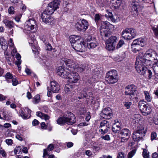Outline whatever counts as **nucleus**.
I'll use <instances>...</instances> for the list:
<instances>
[{
  "instance_id": "1",
  "label": "nucleus",
  "mask_w": 158,
  "mask_h": 158,
  "mask_svg": "<svg viewBox=\"0 0 158 158\" xmlns=\"http://www.w3.org/2000/svg\"><path fill=\"white\" fill-rule=\"evenodd\" d=\"M60 0H54L48 4L46 9L41 14V17L43 21L46 24L51 23L52 21L50 15L59 7Z\"/></svg>"
},
{
  "instance_id": "2",
  "label": "nucleus",
  "mask_w": 158,
  "mask_h": 158,
  "mask_svg": "<svg viewBox=\"0 0 158 158\" xmlns=\"http://www.w3.org/2000/svg\"><path fill=\"white\" fill-rule=\"evenodd\" d=\"M57 73L63 78L68 79L70 83H76L80 78L79 76L77 73L73 70L69 72L66 71L62 66H59L58 68Z\"/></svg>"
},
{
  "instance_id": "3",
  "label": "nucleus",
  "mask_w": 158,
  "mask_h": 158,
  "mask_svg": "<svg viewBox=\"0 0 158 158\" xmlns=\"http://www.w3.org/2000/svg\"><path fill=\"white\" fill-rule=\"evenodd\" d=\"M137 121V122L135 121L137 130L133 132L132 135L133 139L135 141L142 140L146 133V130H144V127L142 124L139 123L138 120Z\"/></svg>"
},
{
  "instance_id": "4",
  "label": "nucleus",
  "mask_w": 158,
  "mask_h": 158,
  "mask_svg": "<svg viewBox=\"0 0 158 158\" xmlns=\"http://www.w3.org/2000/svg\"><path fill=\"white\" fill-rule=\"evenodd\" d=\"M114 27L113 25L107 21L102 22L100 31L102 37L110 36L111 33L110 29Z\"/></svg>"
},
{
  "instance_id": "5",
  "label": "nucleus",
  "mask_w": 158,
  "mask_h": 158,
  "mask_svg": "<svg viewBox=\"0 0 158 158\" xmlns=\"http://www.w3.org/2000/svg\"><path fill=\"white\" fill-rule=\"evenodd\" d=\"M105 78L106 81L109 84L117 82L118 80V77L116 71L111 70L108 71L106 74Z\"/></svg>"
},
{
  "instance_id": "6",
  "label": "nucleus",
  "mask_w": 158,
  "mask_h": 158,
  "mask_svg": "<svg viewBox=\"0 0 158 158\" xmlns=\"http://www.w3.org/2000/svg\"><path fill=\"white\" fill-rule=\"evenodd\" d=\"M89 25L88 22L86 20L83 19H78L75 28L78 31H85L87 29Z\"/></svg>"
},
{
  "instance_id": "7",
  "label": "nucleus",
  "mask_w": 158,
  "mask_h": 158,
  "mask_svg": "<svg viewBox=\"0 0 158 158\" xmlns=\"http://www.w3.org/2000/svg\"><path fill=\"white\" fill-rule=\"evenodd\" d=\"M139 107L144 115H147L152 111L151 108L147 106V103L144 100L140 101L139 103Z\"/></svg>"
},
{
  "instance_id": "8",
  "label": "nucleus",
  "mask_w": 158,
  "mask_h": 158,
  "mask_svg": "<svg viewBox=\"0 0 158 158\" xmlns=\"http://www.w3.org/2000/svg\"><path fill=\"white\" fill-rule=\"evenodd\" d=\"M72 47L76 51L82 52L85 50V43L81 39L73 44Z\"/></svg>"
},
{
  "instance_id": "9",
  "label": "nucleus",
  "mask_w": 158,
  "mask_h": 158,
  "mask_svg": "<svg viewBox=\"0 0 158 158\" xmlns=\"http://www.w3.org/2000/svg\"><path fill=\"white\" fill-rule=\"evenodd\" d=\"M135 66L136 71L138 73L141 75H144L145 73V70H147V68L145 67L139 58L136 59L135 64Z\"/></svg>"
},
{
  "instance_id": "10",
  "label": "nucleus",
  "mask_w": 158,
  "mask_h": 158,
  "mask_svg": "<svg viewBox=\"0 0 158 158\" xmlns=\"http://www.w3.org/2000/svg\"><path fill=\"white\" fill-rule=\"evenodd\" d=\"M131 134V132L128 129L124 128L122 129L120 133L121 136V141L123 142H127L129 139Z\"/></svg>"
},
{
  "instance_id": "11",
  "label": "nucleus",
  "mask_w": 158,
  "mask_h": 158,
  "mask_svg": "<svg viewBox=\"0 0 158 158\" xmlns=\"http://www.w3.org/2000/svg\"><path fill=\"white\" fill-rule=\"evenodd\" d=\"M99 131L102 135L106 133L110 128L109 122L106 120H104L101 122L99 126Z\"/></svg>"
},
{
  "instance_id": "12",
  "label": "nucleus",
  "mask_w": 158,
  "mask_h": 158,
  "mask_svg": "<svg viewBox=\"0 0 158 158\" xmlns=\"http://www.w3.org/2000/svg\"><path fill=\"white\" fill-rule=\"evenodd\" d=\"M136 86L133 85H128L125 88V94L126 95H129L131 98L134 97L136 94Z\"/></svg>"
},
{
  "instance_id": "13",
  "label": "nucleus",
  "mask_w": 158,
  "mask_h": 158,
  "mask_svg": "<svg viewBox=\"0 0 158 158\" xmlns=\"http://www.w3.org/2000/svg\"><path fill=\"white\" fill-rule=\"evenodd\" d=\"M61 60L64 61L66 65V69L69 71L73 70L75 67V63L73 60L67 58H63Z\"/></svg>"
},
{
  "instance_id": "14",
  "label": "nucleus",
  "mask_w": 158,
  "mask_h": 158,
  "mask_svg": "<svg viewBox=\"0 0 158 158\" xmlns=\"http://www.w3.org/2000/svg\"><path fill=\"white\" fill-rule=\"evenodd\" d=\"M87 45L89 48H94L97 47L98 44L96 39L91 36H89L87 39Z\"/></svg>"
},
{
  "instance_id": "15",
  "label": "nucleus",
  "mask_w": 158,
  "mask_h": 158,
  "mask_svg": "<svg viewBox=\"0 0 158 158\" xmlns=\"http://www.w3.org/2000/svg\"><path fill=\"white\" fill-rule=\"evenodd\" d=\"M158 55L156 53L152 50H149L147 51L146 53L143 55V58L144 59H149L151 58V60H155L157 59Z\"/></svg>"
},
{
  "instance_id": "16",
  "label": "nucleus",
  "mask_w": 158,
  "mask_h": 158,
  "mask_svg": "<svg viewBox=\"0 0 158 158\" xmlns=\"http://www.w3.org/2000/svg\"><path fill=\"white\" fill-rule=\"evenodd\" d=\"M112 115L111 109L110 107L106 108L104 109L100 114V116L103 118L106 119H109Z\"/></svg>"
},
{
  "instance_id": "17",
  "label": "nucleus",
  "mask_w": 158,
  "mask_h": 158,
  "mask_svg": "<svg viewBox=\"0 0 158 158\" xmlns=\"http://www.w3.org/2000/svg\"><path fill=\"white\" fill-rule=\"evenodd\" d=\"M129 6L132 11L136 12L140 10L141 8L143 7V6L139 4V3L134 0H133L130 2Z\"/></svg>"
},
{
  "instance_id": "18",
  "label": "nucleus",
  "mask_w": 158,
  "mask_h": 158,
  "mask_svg": "<svg viewBox=\"0 0 158 158\" xmlns=\"http://www.w3.org/2000/svg\"><path fill=\"white\" fill-rule=\"evenodd\" d=\"M67 123L69 125H72L75 123L76 118L75 115L72 113L68 112L66 114Z\"/></svg>"
},
{
  "instance_id": "19",
  "label": "nucleus",
  "mask_w": 158,
  "mask_h": 158,
  "mask_svg": "<svg viewBox=\"0 0 158 158\" xmlns=\"http://www.w3.org/2000/svg\"><path fill=\"white\" fill-rule=\"evenodd\" d=\"M35 24V21L33 19H30L25 22L24 24L25 29L30 31L34 28V25Z\"/></svg>"
},
{
  "instance_id": "20",
  "label": "nucleus",
  "mask_w": 158,
  "mask_h": 158,
  "mask_svg": "<svg viewBox=\"0 0 158 158\" xmlns=\"http://www.w3.org/2000/svg\"><path fill=\"white\" fill-rule=\"evenodd\" d=\"M31 111L28 108H25L24 110H21L19 111L20 116L24 119L29 118L31 116Z\"/></svg>"
},
{
  "instance_id": "21",
  "label": "nucleus",
  "mask_w": 158,
  "mask_h": 158,
  "mask_svg": "<svg viewBox=\"0 0 158 158\" xmlns=\"http://www.w3.org/2000/svg\"><path fill=\"white\" fill-rule=\"evenodd\" d=\"M50 90L54 93L59 92L60 90L59 84L55 81L50 82Z\"/></svg>"
},
{
  "instance_id": "22",
  "label": "nucleus",
  "mask_w": 158,
  "mask_h": 158,
  "mask_svg": "<svg viewBox=\"0 0 158 158\" xmlns=\"http://www.w3.org/2000/svg\"><path fill=\"white\" fill-rule=\"evenodd\" d=\"M141 61V62H142V64H143V65L145 67L147 68L148 69V68H152V61H153L152 60L150 59H144L143 57H140L139 58Z\"/></svg>"
},
{
  "instance_id": "23",
  "label": "nucleus",
  "mask_w": 158,
  "mask_h": 158,
  "mask_svg": "<svg viewBox=\"0 0 158 158\" xmlns=\"http://www.w3.org/2000/svg\"><path fill=\"white\" fill-rule=\"evenodd\" d=\"M82 94L83 96L88 98V97H92L93 95L92 90L91 88L86 87L82 91Z\"/></svg>"
},
{
  "instance_id": "24",
  "label": "nucleus",
  "mask_w": 158,
  "mask_h": 158,
  "mask_svg": "<svg viewBox=\"0 0 158 158\" xmlns=\"http://www.w3.org/2000/svg\"><path fill=\"white\" fill-rule=\"evenodd\" d=\"M112 126V131L115 133L119 132L121 129V126L118 120H115Z\"/></svg>"
},
{
  "instance_id": "25",
  "label": "nucleus",
  "mask_w": 158,
  "mask_h": 158,
  "mask_svg": "<svg viewBox=\"0 0 158 158\" xmlns=\"http://www.w3.org/2000/svg\"><path fill=\"white\" fill-rule=\"evenodd\" d=\"M81 39L80 36L76 35H71L69 37V41L71 44V46H73V45L75 43L77 42L80 40Z\"/></svg>"
},
{
  "instance_id": "26",
  "label": "nucleus",
  "mask_w": 158,
  "mask_h": 158,
  "mask_svg": "<svg viewBox=\"0 0 158 158\" xmlns=\"http://www.w3.org/2000/svg\"><path fill=\"white\" fill-rule=\"evenodd\" d=\"M122 35L123 38L127 40H130L134 38L129 33L125 32L124 30L122 32Z\"/></svg>"
},
{
  "instance_id": "27",
  "label": "nucleus",
  "mask_w": 158,
  "mask_h": 158,
  "mask_svg": "<svg viewBox=\"0 0 158 158\" xmlns=\"http://www.w3.org/2000/svg\"><path fill=\"white\" fill-rule=\"evenodd\" d=\"M122 1L119 0H110V3L114 9H117L119 8L120 6Z\"/></svg>"
},
{
  "instance_id": "28",
  "label": "nucleus",
  "mask_w": 158,
  "mask_h": 158,
  "mask_svg": "<svg viewBox=\"0 0 158 158\" xmlns=\"http://www.w3.org/2000/svg\"><path fill=\"white\" fill-rule=\"evenodd\" d=\"M144 40L143 39L141 38H139L136 40H134L132 44L136 45L137 46L139 47H142L144 46Z\"/></svg>"
},
{
  "instance_id": "29",
  "label": "nucleus",
  "mask_w": 158,
  "mask_h": 158,
  "mask_svg": "<svg viewBox=\"0 0 158 158\" xmlns=\"http://www.w3.org/2000/svg\"><path fill=\"white\" fill-rule=\"evenodd\" d=\"M36 115L37 116L42 119H44L45 121L49 120L50 118V116L48 115L43 113L40 111L36 112Z\"/></svg>"
},
{
  "instance_id": "30",
  "label": "nucleus",
  "mask_w": 158,
  "mask_h": 158,
  "mask_svg": "<svg viewBox=\"0 0 158 158\" xmlns=\"http://www.w3.org/2000/svg\"><path fill=\"white\" fill-rule=\"evenodd\" d=\"M64 89L66 93L72 94L73 92V87L72 85L69 84L65 85Z\"/></svg>"
},
{
  "instance_id": "31",
  "label": "nucleus",
  "mask_w": 158,
  "mask_h": 158,
  "mask_svg": "<svg viewBox=\"0 0 158 158\" xmlns=\"http://www.w3.org/2000/svg\"><path fill=\"white\" fill-rule=\"evenodd\" d=\"M0 43L2 49L4 50H6L8 46L7 43L3 37H1L0 38Z\"/></svg>"
},
{
  "instance_id": "32",
  "label": "nucleus",
  "mask_w": 158,
  "mask_h": 158,
  "mask_svg": "<svg viewBox=\"0 0 158 158\" xmlns=\"http://www.w3.org/2000/svg\"><path fill=\"white\" fill-rule=\"evenodd\" d=\"M16 58L17 60L15 62V64L17 66L19 70H20L21 69V67L20 66L21 63V61L20 60L21 56L18 53L16 55Z\"/></svg>"
},
{
  "instance_id": "33",
  "label": "nucleus",
  "mask_w": 158,
  "mask_h": 158,
  "mask_svg": "<svg viewBox=\"0 0 158 158\" xmlns=\"http://www.w3.org/2000/svg\"><path fill=\"white\" fill-rule=\"evenodd\" d=\"M85 67L83 65L76 64L73 70L77 71L78 72H82L85 69Z\"/></svg>"
},
{
  "instance_id": "34",
  "label": "nucleus",
  "mask_w": 158,
  "mask_h": 158,
  "mask_svg": "<svg viewBox=\"0 0 158 158\" xmlns=\"http://www.w3.org/2000/svg\"><path fill=\"white\" fill-rule=\"evenodd\" d=\"M3 22L5 25L10 29L13 28L14 26V23L13 21L5 19L3 20Z\"/></svg>"
},
{
  "instance_id": "35",
  "label": "nucleus",
  "mask_w": 158,
  "mask_h": 158,
  "mask_svg": "<svg viewBox=\"0 0 158 158\" xmlns=\"http://www.w3.org/2000/svg\"><path fill=\"white\" fill-rule=\"evenodd\" d=\"M124 30L125 31V32L129 33L134 37H135L136 35V30L132 28H127Z\"/></svg>"
},
{
  "instance_id": "36",
  "label": "nucleus",
  "mask_w": 158,
  "mask_h": 158,
  "mask_svg": "<svg viewBox=\"0 0 158 158\" xmlns=\"http://www.w3.org/2000/svg\"><path fill=\"white\" fill-rule=\"evenodd\" d=\"M57 122L58 124L61 125H63L64 123H67L66 114L64 115V116L60 118L57 120Z\"/></svg>"
},
{
  "instance_id": "37",
  "label": "nucleus",
  "mask_w": 158,
  "mask_h": 158,
  "mask_svg": "<svg viewBox=\"0 0 158 158\" xmlns=\"http://www.w3.org/2000/svg\"><path fill=\"white\" fill-rule=\"evenodd\" d=\"M117 40V38L115 36H111L106 40V42L115 45Z\"/></svg>"
},
{
  "instance_id": "38",
  "label": "nucleus",
  "mask_w": 158,
  "mask_h": 158,
  "mask_svg": "<svg viewBox=\"0 0 158 158\" xmlns=\"http://www.w3.org/2000/svg\"><path fill=\"white\" fill-rule=\"evenodd\" d=\"M40 101V95L39 94H37L32 98V102L34 104H37L39 103Z\"/></svg>"
},
{
  "instance_id": "39",
  "label": "nucleus",
  "mask_w": 158,
  "mask_h": 158,
  "mask_svg": "<svg viewBox=\"0 0 158 158\" xmlns=\"http://www.w3.org/2000/svg\"><path fill=\"white\" fill-rule=\"evenodd\" d=\"M106 49L109 51L113 50L115 47V45L111 43H108L106 42Z\"/></svg>"
},
{
  "instance_id": "40",
  "label": "nucleus",
  "mask_w": 158,
  "mask_h": 158,
  "mask_svg": "<svg viewBox=\"0 0 158 158\" xmlns=\"http://www.w3.org/2000/svg\"><path fill=\"white\" fill-rule=\"evenodd\" d=\"M125 57V54L124 53L114 58V60L117 62H119L122 60Z\"/></svg>"
},
{
  "instance_id": "41",
  "label": "nucleus",
  "mask_w": 158,
  "mask_h": 158,
  "mask_svg": "<svg viewBox=\"0 0 158 158\" xmlns=\"http://www.w3.org/2000/svg\"><path fill=\"white\" fill-rule=\"evenodd\" d=\"M107 14H106L105 16L108 19H110L112 22H114L116 21V19L114 18L113 15L111 12L107 11Z\"/></svg>"
},
{
  "instance_id": "42",
  "label": "nucleus",
  "mask_w": 158,
  "mask_h": 158,
  "mask_svg": "<svg viewBox=\"0 0 158 158\" xmlns=\"http://www.w3.org/2000/svg\"><path fill=\"white\" fill-rule=\"evenodd\" d=\"M145 96V98L148 102H150L152 100V98L150 96V95L148 91H145L143 92Z\"/></svg>"
},
{
  "instance_id": "43",
  "label": "nucleus",
  "mask_w": 158,
  "mask_h": 158,
  "mask_svg": "<svg viewBox=\"0 0 158 158\" xmlns=\"http://www.w3.org/2000/svg\"><path fill=\"white\" fill-rule=\"evenodd\" d=\"M154 63L152 64V69L154 72H158V59L154 60Z\"/></svg>"
},
{
  "instance_id": "44",
  "label": "nucleus",
  "mask_w": 158,
  "mask_h": 158,
  "mask_svg": "<svg viewBox=\"0 0 158 158\" xmlns=\"http://www.w3.org/2000/svg\"><path fill=\"white\" fill-rule=\"evenodd\" d=\"M141 47L137 46L136 45L132 44L131 48L132 49V51L134 52H136L137 51H139Z\"/></svg>"
},
{
  "instance_id": "45",
  "label": "nucleus",
  "mask_w": 158,
  "mask_h": 158,
  "mask_svg": "<svg viewBox=\"0 0 158 158\" xmlns=\"http://www.w3.org/2000/svg\"><path fill=\"white\" fill-rule=\"evenodd\" d=\"M145 70L146 72L144 75L145 74V76H148L149 79H151L152 77H153V76H152V73L151 70L148 69H147V70Z\"/></svg>"
},
{
  "instance_id": "46",
  "label": "nucleus",
  "mask_w": 158,
  "mask_h": 158,
  "mask_svg": "<svg viewBox=\"0 0 158 158\" xmlns=\"http://www.w3.org/2000/svg\"><path fill=\"white\" fill-rule=\"evenodd\" d=\"M152 29L156 37L158 39V24L156 27L152 26Z\"/></svg>"
},
{
  "instance_id": "47",
  "label": "nucleus",
  "mask_w": 158,
  "mask_h": 158,
  "mask_svg": "<svg viewBox=\"0 0 158 158\" xmlns=\"http://www.w3.org/2000/svg\"><path fill=\"white\" fill-rule=\"evenodd\" d=\"M136 150L135 149L132 150L131 152H129L127 155L128 158H132V157L135 155Z\"/></svg>"
},
{
  "instance_id": "48",
  "label": "nucleus",
  "mask_w": 158,
  "mask_h": 158,
  "mask_svg": "<svg viewBox=\"0 0 158 158\" xmlns=\"http://www.w3.org/2000/svg\"><path fill=\"white\" fill-rule=\"evenodd\" d=\"M6 78L7 82L10 83V79H11L13 78V76L10 73H7L6 75Z\"/></svg>"
},
{
  "instance_id": "49",
  "label": "nucleus",
  "mask_w": 158,
  "mask_h": 158,
  "mask_svg": "<svg viewBox=\"0 0 158 158\" xmlns=\"http://www.w3.org/2000/svg\"><path fill=\"white\" fill-rule=\"evenodd\" d=\"M142 155L144 158H149V152L146 149H143Z\"/></svg>"
},
{
  "instance_id": "50",
  "label": "nucleus",
  "mask_w": 158,
  "mask_h": 158,
  "mask_svg": "<svg viewBox=\"0 0 158 158\" xmlns=\"http://www.w3.org/2000/svg\"><path fill=\"white\" fill-rule=\"evenodd\" d=\"M124 106L126 107L127 109H128L130 108V106L132 104V103L129 102H123Z\"/></svg>"
},
{
  "instance_id": "51",
  "label": "nucleus",
  "mask_w": 158,
  "mask_h": 158,
  "mask_svg": "<svg viewBox=\"0 0 158 158\" xmlns=\"http://www.w3.org/2000/svg\"><path fill=\"white\" fill-rule=\"evenodd\" d=\"M101 138L107 141L110 140V135L108 134L101 136Z\"/></svg>"
},
{
  "instance_id": "52",
  "label": "nucleus",
  "mask_w": 158,
  "mask_h": 158,
  "mask_svg": "<svg viewBox=\"0 0 158 158\" xmlns=\"http://www.w3.org/2000/svg\"><path fill=\"white\" fill-rule=\"evenodd\" d=\"M97 3L99 6L103 7L105 5V3L103 0H98L97 1Z\"/></svg>"
},
{
  "instance_id": "53",
  "label": "nucleus",
  "mask_w": 158,
  "mask_h": 158,
  "mask_svg": "<svg viewBox=\"0 0 158 158\" xmlns=\"http://www.w3.org/2000/svg\"><path fill=\"white\" fill-rule=\"evenodd\" d=\"M139 2L142 3L143 4L147 3H151L152 2V0H138Z\"/></svg>"
},
{
  "instance_id": "54",
  "label": "nucleus",
  "mask_w": 158,
  "mask_h": 158,
  "mask_svg": "<svg viewBox=\"0 0 158 158\" xmlns=\"http://www.w3.org/2000/svg\"><path fill=\"white\" fill-rule=\"evenodd\" d=\"M14 8L13 6L10 7L8 9V12L10 14H14L15 13Z\"/></svg>"
},
{
  "instance_id": "55",
  "label": "nucleus",
  "mask_w": 158,
  "mask_h": 158,
  "mask_svg": "<svg viewBox=\"0 0 158 158\" xmlns=\"http://www.w3.org/2000/svg\"><path fill=\"white\" fill-rule=\"evenodd\" d=\"M95 20V22L97 23L101 19V17L98 14H96L94 16Z\"/></svg>"
},
{
  "instance_id": "56",
  "label": "nucleus",
  "mask_w": 158,
  "mask_h": 158,
  "mask_svg": "<svg viewBox=\"0 0 158 158\" xmlns=\"http://www.w3.org/2000/svg\"><path fill=\"white\" fill-rule=\"evenodd\" d=\"M48 151V150L47 149H44V153L43 156L44 158H46V156H48L49 155V153Z\"/></svg>"
},
{
  "instance_id": "57",
  "label": "nucleus",
  "mask_w": 158,
  "mask_h": 158,
  "mask_svg": "<svg viewBox=\"0 0 158 158\" xmlns=\"http://www.w3.org/2000/svg\"><path fill=\"white\" fill-rule=\"evenodd\" d=\"M124 43V41L123 40H120L118 43L117 46V48H119L121 47L123 45Z\"/></svg>"
},
{
  "instance_id": "58",
  "label": "nucleus",
  "mask_w": 158,
  "mask_h": 158,
  "mask_svg": "<svg viewBox=\"0 0 158 158\" xmlns=\"http://www.w3.org/2000/svg\"><path fill=\"white\" fill-rule=\"evenodd\" d=\"M6 143L8 145H11L13 143L12 140L11 139H7L5 140Z\"/></svg>"
},
{
  "instance_id": "59",
  "label": "nucleus",
  "mask_w": 158,
  "mask_h": 158,
  "mask_svg": "<svg viewBox=\"0 0 158 158\" xmlns=\"http://www.w3.org/2000/svg\"><path fill=\"white\" fill-rule=\"evenodd\" d=\"M90 113L89 112L87 113L85 117V120L87 122H88L91 118Z\"/></svg>"
},
{
  "instance_id": "60",
  "label": "nucleus",
  "mask_w": 158,
  "mask_h": 158,
  "mask_svg": "<svg viewBox=\"0 0 158 158\" xmlns=\"http://www.w3.org/2000/svg\"><path fill=\"white\" fill-rule=\"evenodd\" d=\"M156 134L155 132H153L152 133L151 135V139L153 140L154 139H156Z\"/></svg>"
},
{
  "instance_id": "61",
  "label": "nucleus",
  "mask_w": 158,
  "mask_h": 158,
  "mask_svg": "<svg viewBox=\"0 0 158 158\" xmlns=\"http://www.w3.org/2000/svg\"><path fill=\"white\" fill-rule=\"evenodd\" d=\"M85 155L88 156H90L92 155V151L89 150H87L85 151Z\"/></svg>"
},
{
  "instance_id": "62",
  "label": "nucleus",
  "mask_w": 158,
  "mask_h": 158,
  "mask_svg": "<svg viewBox=\"0 0 158 158\" xmlns=\"http://www.w3.org/2000/svg\"><path fill=\"white\" fill-rule=\"evenodd\" d=\"M11 81L12 82V85L14 86H16L18 84L17 80L15 78H13Z\"/></svg>"
},
{
  "instance_id": "63",
  "label": "nucleus",
  "mask_w": 158,
  "mask_h": 158,
  "mask_svg": "<svg viewBox=\"0 0 158 158\" xmlns=\"http://www.w3.org/2000/svg\"><path fill=\"white\" fill-rule=\"evenodd\" d=\"M117 158H125L124 153L122 152H119Z\"/></svg>"
},
{
  "instance_id": "64",
  "label": "nucleus",
  "mask_w": 158,
  "mask_h": 158,
  "mask_svg": "<svg viewBox=\"0 0 158 158\" xmlns=\"http://www.w3.org/2000/svg\"><path fill=\"white\" fill-rule=\"evenodd\" d=\"M54 148V146L53 144H50L49 145L47 149L48 151L52 150Z\"/></svg>"
}]
</instances>
